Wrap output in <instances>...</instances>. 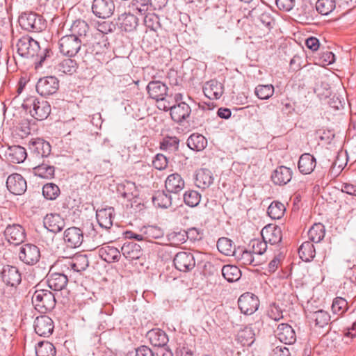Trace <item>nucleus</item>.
<instances>
[{
    "label": "nucleus",
    "mask_w": 356,
    "mask_h": 356,
    "mask_svg": "<svg viewBox=\"0 0 356 356\" xmlns=\"http://www.w3.org/2000/svg\"><path fill=\"white\" fill-rule=\"evenodd\" d=\"M145 241L151 242L153 239L160 238L163 236V231L156 226H149L143 231Z\"/></svg>",
    "instance_id": "nucleus-53"
},
{
    "label": "nucleus",
    "mask_w": 356,
    "mask_h": 356,
    "mask_svg": "<svg viewBox=\"0 0 356 356\" xmlns=\"http://www.w3.org/2000/svg\"><path fill=\"white\" fill-rule=\"evenodd\" d=\"M33 109L31 110V115L38 120L46 119L51 113L49 104L44 100L39 101L34 98L32 102Z\"/></svg>",
    "instance_id": "nucleus-21"
},
{
    "label": "nucleus",
    "mask_w": 356,
    "mask_h": 356,
    "mask_svg": "<svg viewBox=\"0 0 356 356\" xmlns=\"http://www.w3.org/2000/svg\"><path fill=\"white\" fill-rule=\"evenodd\" d=\"M217 248L220 252L226 256L233 255L235 251L233 242L226 237H222L218 240Z\"/></svg>",
    "instance_id": "nucleus-45"
},
{
    "label": "nucleus",
    "mask_w": 356,
    "mask_h": 356,
    "mask_svg": "<svg viewBox=\"0 0 356 356\" xmlns=\"http://www.w3.org/2000/svg\"><path fill=\"white\" fill-rule=\"evenodd\" d=\"M201 195L196 191L188 190L184 194L185 204L191 207L197 206L200 202Z\"/></svg>",
    "instance_id": "nucleus-52"
},
{
    "label": "nucleus",
    "mask_w": 356,
    "mask_h": 356,
    "mask_svg": "<svg viewBox=\"0 0 356 356\" xmlns=\"http://www.w3.org/2000/svg\"><path fill=\"white\" fill-rule=\"evenodd\" d=\"M5 156L6 160L9 162L21 163L25 161L27 153L24 147L20 145H13L8 147L6 152Z\"/></svg>",
    "instance_id": "nucleus-22"
},
{
    "label": "nucleus",
    "mask_w": 356,
    "mask_h": 356,
    "mask_svg": "<svg viewBox=\"0 0 356 356\" xmlns=\"http://www.w3.org/2000/svg\"><path fill=\"white\" fill-rule=\"evenodd\" d=\"M65 266L70 267L74 271L81 272L88 267L89 261L86 254H76Z\"/></svg>",
    "instance_id": "nucleus-31"
},
{
    "label": "nucleus",
    "mask_w": 356,
    "mask_h": 356,
    "mask_svg": "<svg viewBox=\"0 0 356 356\" xmlns=\"http://www.w3.org/2000/svg\"><path fill=\"white\" fill-rule=\"evenodd\" d=\"M99 40L95 39L89 47L90 53L96 56H102L106 54L108 49L107 45H108V43L105 40L104 36L102 34H99Z\"/></svg>",
    "instance_id": "nucleus-37"
},
{
    "label": "nucleus",
    "mask_w": 356,
    "mask_h": 356,
    "mask_svg": "<svg viewBox=\"0 0 356 356\" xmlns=\"http://www.w3.org/2000/svg\"><path fill=\"white\" fill-rule=\"evenodd\" d=\"M309 318L315 322L316 325L320 327H324L329 324L330 315L327 312L320 309L311 313Z\"/></svg>",
    "instance_id": "nucleus-40"
},
{
    "label": "nucleus",
    "mask_w": 356,
    "mask_h": 356,
    "mask_svg": "<svg viewBox=\"0 0 356 356\" xmlns=\"http://www.w3.org/2000/svg\"><path fill=\"white\" fill-rule=\"evenodd\" d=\"M17 52L25 58L33 57L38 55L40 49L39 43L29 37H23L17 43Z\"/></svg>",
    "instance_id": "nucleus-8"
},
{
    "label": "nucleus",
    "mask_w": 356,
    "mask_h": 356,
    "mask_svg": "<svg viewBox=\"0 0 356 356\" xmlns=\"http://www.w3.org/2000/svg\"><path fill=\"white\" fill-rule=\"evenodd\" d=\"M63 239L68 247L76 248L82 244L83 234L79 228L72 227L64 232Z\"/></svg>",
    "instance_id": "nucleus-18"
},
{
    "label": "nucleus",
    "mask_w": 356,
    "mask_h": 356,
    "mask_svg": "<svg viewBox=\"0 0 356 356\" xmlns=\"http://www.w3.org/2000/svg\"><path fill=\"white\" fill-rule=\"evenodd\" d=\"M285 258L282 252H279L275 255L273 259L268 263V273H274L278 268Z\"/></svg>",
    "instance_id": "nucleus-58"
},
{
    "label": "nucleus",
    "mask_w": 356,
    "mask_h": 356,
    "mask_svg": "<svg viewBox=\"0 0 356 356\" xmlns=\"http://www.w3.org/2000/svg\"><path fill=\"white\" fill-rule=\"evenodd\" d=\"M19 23L22 29L28 31L40 32L44 28L41 16L35 13H23L19 18Z\"/></svg>",
    "instance_id": "nucleus-5"
},
{
    "label": "nucleus",
    "mask_w": 356,
    "mask_h": 356,
    "mask_svg": "<svg viewBox=\"0 0 356 356\" xmlns=\"http://www.w3.org/2000/svg\"><path fill=\"white\" fill-rule=\"evenodd\" d=\"M59 87L58 79L53 76L41 78L36 84V90L41 96H49L56 92Z\"/></svg>",
    "instance_id": "nucleus-12"
},
{
    "label": "nucleus",
    "mask_w": 356,
    "mask_h": 356,
    "mask_svg": "<svg viewBox=\"0 0 356 356\" xmlns=\"http://www.w3.org/2000/svg\"><path fill=\"white\" fill-rule=\"evenodd\" d=\"M268 243L272 245L281 242L282 238V230L280 227L274 224L268 223Z\"/></svg>",
    "instance_id": "nucleus-50"
},
{
    "label": "nucleus",
    "mask_w": 356,
    "mask_h": 356,
    "mask_svg": "<svg viewBox=\"0 0 356 356\" xmlns=\"http://www.w3.org/2000/svg\"><path fill=\"white\" fill-rule=\"evenodd\" d=\"M274 332V338L278 339L282 343L291 344L296 341V334L291 326L286 323H280L275 330V325L268 323Z\"/></svg>",
    "instance_id": "nucleus-11"
},
{
    "label": "nucleus",
    "mask_w": 356,
    "mask_h": 356,
    "mask_svg": "<svg viewBox=\"0 0 356 356\" xmlns=\"http://www.w3.org/2000/svg\"><path fill=\"white\" fill-rule=\"evenodd\" d=\"M7 241L15 245H19L26 238L25 229L19 224L8 225L4 230Z\"/></svg>",
    "instance_id": "nucleus-13"
},
{
    "label": "nucleus",
    "mask_w": 356,
    "mask_h": 356,
    "mask_svg": "<svg viewBox=\"0 0 356 356\" xmlns=\"http://www.w3.org/2000/svg\"><path fill=\"white\" fill-rule=\"evenodd\" d=\"M18 257L19 260L24 264L33 266L40 260V251L35 245L26 243L20 247Z\"/></svg>",
    "instance_id": "nucleus-4"
},
{
    "label": "nucleus",
    "mask_w": 356,
    "mask_h": 356,
    "mask_svg": "<svg viewBox=\"0 0 356 356\" xmlns=\"http://www.w3.org/2000/svg\"><path fill=\"white\" fill-rule=\"evenodd\" d=\"M335 7L334 0H318L316 3V10L323 15L330 14Z\"/></svg>",
    "instance_id": "nucleus-48"
},
{
    "label": "nucleus",
    "mask_w": 356,
    "mask_h": 356,
    "mask_svg": "<svg viewBox=\"0 0 356 356\" xmlns=\"http://www.w3.org/2000/svg\"><path fill=\"white\" fill-rule=\"evenodd\" d=\"M316 165L315 157L310 154L305 153L300 156L298 167L302 174L309 175L314 171Z\"/></svg>",
    "instance_id": "nucleus-28"
},
{
    "label": "nucleus",
    "mask_w": 356,
    "mask_h": 356,
    "mask_svg": "<svg viewBox=\"0 0 356 356\" xmlns=\"http://www.w3.org/2000/svg\"><path fill=\"white\" fill-rule=\"evenodd\" d=\"M149 97L156 102H165L166 97L172 96L168 94V87L160 81H152L147 86Z\"/></svg>",
    "instance_id": "nucleus-9"
},
{
    "label": "nucleus",
    "mask_w": 356,
    "mask_h": 356,
    "mask_svg": "<svg viewBox=\"0 0 356 356\" xmlns=\"http://www.w3.org/2000/svg\"><path fill=\"white\" fill-rule=\"evenodd\" d=\"M213 182V177L211 170L203 168L197 171L196 174L195 183L199 188H207Z\"/></svg>",
    "instance_id": "nucleus-33"
},
{
    "label": "nucleus",
    "mask_w": 356,
    "mask_h": 356,
    "mask_svg": "<svg viewBox=\"0 0 356 356\" xmlns=\"http://www.w3.org/2000/svg\"><path fill=\"white\" fill-rule=\"evenodd\" d=\"M31 152L36 159L47 157L51 151L49 143L41 138H37L30 144Z\"/></svg>",
    "instance_id": "nucleus-20"
},
{
    "label": "nucleus",
    "mask_w": 356,
    "mask_h": 356,
    "mask_svg": "<svg viewBox=\"0 0 356 356\" xmlns=\"http://www.w3.org/2000/svg\"><path fill=\"white\" fill-rule=\"evenodd\" d=\"M54 325L52 319L45 315L38 316L34 321V330L39 336L48 337L54 331Z\"/></svg>",
    "instance_id": "nucleus-15"
},
{
    "label": "nucleus",
    "mask_w": 356,
    "mask_h": 356,
    "mask_svg": "<svg viewBox=\"0 0 356 356\" xmlns=\"http://www.w3.org/2000/svg\"><path fill=\"white\" fill-rule=\"evenodd\" d=\"M8 190L14 195H22L27 188L26 181L24 177L17 173L8 176L6 181Z\"/></svg>",
    "instance_id": "nucleus-16"
},
{
    "label": "nucleus",
    "mask_w": 356,
    "mask_h": 356,
    "mask_svg": "<svg viewBox=\"0 0 356 356\" xmlns=\"http://www.w3.org/2000/svg\"><path fill=\"white\" fill-rule=\"evenodd\" d=\"M298 254L300 258L305 262L312 261L315 257L314 245L309 241L302 243L298 249Z\"/></svg>",
    "instance_id": "nucleus-36"
},
{
    "label": "nucleus",
    "mask_w": 356,
    "mask_h": 356,
    "mask_svg": "<svg viewBox=\"0 0 356 356\" xmlns=\"http://www.w3.org/2000/svg\"><path fill=\"white\" fill-rule=\"evenodd\" d=\"M222 274L229 282L238 281L241 276L240 269L237 266L232 265L224 266L222 268Z\"/></svg>",
    "instance_id": "nucleus-41"
},
{
    "label": "nucleus",
    "mask_w": 356,
    "mask_h": 356,
    "mask_svg": "<svg viewBox=\"0 0 356 356\" xmlns=\"http://www.w3.org/2000/svg\"><path fill=\"white\" fill-rule=\"evenodd\" d=\"M151 12L152 11H149L144 15V24L149 30L156 31L161 26L159 19L156 14Z\"/></svg>",
    "instance_id": "nucleus-51"
},
{
    "label": "nucleus",
    "mask_w": 356,
    "mask_h": 356,
    "mask_svg": "<svg viewBox=\"0 0 356 356\" xmlns=\"http://www.w3.org/2000/svg\"><path fill=\"white\" fill-rule=\"evenodd\" d=\"M348 309V302L341 297H337L333 300L332 310L334 314L341 315Z\"/></svg>",
    "instance_id": "nucleus-54"
},
{
    "label": "nucleus",
    "mask_w": 356,
    "mask_h": 356,
    "mask_svg": "<svg viewBox=\"0 0 356 356\" xmlns=\"http://www.w3.org/2000/svg\"><path fill=\"white\" fill-rule=\"evenodd\" d=\"M284 205L278 201H273L268 206V217L273 220L280 219L284 213Z\"/></svg>",
    "instance_id": "nucleus-46"
},
{
    "label": "nucleus",
    "mask_w": 356,
    "mask_h": 356,
    "mask_svg": "<svg viewBox=\"0 0 356 356\" xmlns=\"http://www.w3.org/2000/svg\"><path fill=\"white\" fill-rule=\"evenodd\" d=\"M83 41L74 35L63 36L58 42L60 51L69 57L74 56L79 51Z\"/></svg>",
    "instance_id": "nucleus-3"
},
{
    "label": "nucleus",
    "mask_w": 356,
    "mask_h": 356,
    "mask_svg": "<svg viewBox=\"0 0 356 356\" xmlns=\"http://www.w3.org/2000/svg\"><path fill=\"white\" fill-rule=\"evenodd\" d=\"M100 257L107 263L118 261L121 254L117 248L110 245L102 247L99 250Z\"/></svg>",
    "instance_id": "nucleus-32"
},
{
    "label": "nucleus",
    "mask_w": 356,
    "mask_h": 356,
    "mask_svg": "<svg viewBox=\"0 0 356 356\" xmlns=\"http://www.w3.org/2000/svg\"><path fill=\"white\" fill-rule=\"evenodd\" d=\"M238 305L242 313L246 315H250L258 309L259 300L257 296L247 292L239 297Z\"/></svg>",
    "instance_id": "nucleus-10"
},
{
    "label": "nucleus",
    "mask_w": 356,
    "mask_h": 356,
    "mask_svg": "<svg viewBox=\"0 0 356 356\" xmlns=\"http://www.w3.org/2000/svg\"><path fill=\"white\" fill-rule=\"evenodd\" d=\"M131 7L133 10H137L142 15L152 11L148 0H133Z\"/></svg>",
    "instance_id": "nucleus-55"
},
{
    "label": "nucleus",
    "mask_w": 356,
    "mask_h": 356,
    "mask_svg": "<svg viewBox=\"0 0 356 356\" xmlns=\"http://www.w3.org/2000/svg\"><path fill=\"white\" fill-rule=\"evenodd\" d=\"M118 21L120 24L122 30L126 32H131L134 31L138 24V18L131 13H123L118 17Z\"/></svg>",
    "instance_id": "nucleus-30"
},
{
    "label": "nucleus",
    "mask_w": 356,
    "mask_h": 356,
    "mask_svg": "<svg viewBox=\"0 0 356 356\" xmlns=\"http://www.w3.org/2000/svg\"><path fill=\"white\" fill-rule=\"evenodd\" d=\"M35 175L44 179H52L54 177L55 168L49 164L42 163L33 168Z\"/></svg>",
    "instance_id": "nucleus-38"
},
{
    "label": "nucleus",
    "mask_w": 356,
    "mask_h": 356,
    "mask_svg": "<svg viewBox=\"0 0 356 356\" xmlns=\"http://www.w3.org/2000/svg\"><path fill=\"white\" fill-rule=\"evenodd\" d=\"M42 195L47 200H54L60 195V188L54 183L46 184L42 187Z\"/></svg>",
    "instance_id": "nucleus-49"
},
{
    "label": "nucleus",
    "mask_w": 356,
    "mask_h": 356,
    "mask_svg": "<svg viewBox=\"0 0 356 356\" xmlns=\"http://www.w3.org/2000/svg\"><path fill=\"white\" fill-rule=\"evenodd\" d=\"M146 337L149 343L155 347H163L167 345L169 340L167 334L159 328L148 331Z\"/></svg>",
    "instance_id": "nucleus-23"
},
{
    "label": "nucleus",
    "mask_w": 356,
    "mask_h": 356,
    "mask_svg": "<svg viewBox=\"0 0 356 356\" xmlns=\"http://www.w3.org/2000/svg\"><path fill=\"white\" fill-rule=\"evenodd\" d=\"M122 255L128 260H136L143 255L142 248L134 242L125 243L121 248Z\"/></svg>",
    "instance_id": "nucleus-27"
},
{
    "label": "nucleus",
    "mask_w": 356,
    "mask_h": 356,
    "mask_svg": "<svg viewBox=\"0 0 356 356\" xmlns=\"http://www.w3.org/2000/svg\"><path fill=\"white\" fill-rule=\"evenodd\" d=\"M179 140L177 137H165L161 143V149L175 152L178 149Z\"/></svg>",
    "instance_id": "nucleus-56"
},
{
    "label": "nucleus",
    "mask_w": 356,
    "mask_h": 356,
    "mask_svg": "<svg viewBox=\"0 0 356 356\" xmlns=\"http://www.w3.org/2000/svg\"><path fill=\"white\" fill-rule=\"evenodd\" d=\"M325 227L321 223H315L308 231V236L311 241L318 243L325 236Z\"/></svg>",
    "instance_id": "nucleus-42"
},
{
    "label": "nucleus",
    "mask_w": 356,
    "mask_h": 356,
    "mask_svg": "<svg viewBox=\"0 0 356 356\" xmlns=\"http://www.w3.org/2000/svg\"><path fill=\"white\" fill-rule=\"evenodd\" d=\"M320 60L323 65L332 64L335 60L334 54L330 51H325L321 53Z\"/></svg>",
    "instance_id": "nucleus-61"
},
{
    "label": "nucleus",
    "mask_w": 356,
    "mask_h": 356,
    "mask_svg": "<svg viewBox=\"0 0 356 356\" xmlns=\"http://www.w3.org/2000/svg\"><path fill=\"white\" fill-rule=\"evenodd\" d=\"M1 275L3 282L7 285L3 291V296L8 299L11 298L16 293V287L21 282V274L15 266H5Z\"/></svg>",
    "instance_id": "nucleus-1"
},
{
    "label": "nucleus",
    "mask_w": 356,
    "mask_h": 356,
    "mask_svg": "<svg viewBox=\"0 0 356 356\" xmlns=\"http://www.w3.org/2000/svg\"><path fill=\"white\" fill-rule=\"evenodd\" d=\"M56 353V348L49 341L39 342L35 347L37 356H55Z\"/></svg>",
    "instance_id": "nucleus-44"
},
{
    "label": "nucleus",
    "mask_w": 356,
    "mask_h": 356,
    "mask_svg": "<svg viewBox=\"0 0 356 356\" xmlns=\"http://www.w3.org/2000/svg\"><path fill=\"white\" fill-rule=\"evenodd\" d=\"M152 165L157 170H164L168 166V159L163 154H158L155 156Z\"/></svg>",
    "instance_id": "nucleus-59"
},
{
    "label": "nucleus",
    "mask_w": 356,
    "mask_h": 356,
    "mask_svg": "<svg viewBox=\"0 0 356 356\" xmlns=\"http://www.w3.org/2000/svg\"><path fill=\"white\" fill-rule=\"evenodd\" d=\"M70 31L72 32L70 35L81 38L84 42L89 31V26L85 21L78 19L74 22L71 26Z\"/></svg>",
    "instance_id": "nucleus-34"
},
{
    "label": "nucleus",
    "mask_w": 356,
    "mask_h": 356,
    "mask_svg": "<svg viewBox=\"0 0 356 356\" xmlns=\"http://www.w3.org/2000/svg\"><path fill=\"white\" fill-rule=\"evenodd\" d=\"M134 356H155V354L151 348L143 345L135 349Z\"/></svg>",
    "instance_id": "nucleus-63"
},
{
    "label": "nucleus",
    "mask_w": 356,
    "mask_h": 356,
    "mask_svg": "<svg viewBox=\"0 0 356 356\" xmlns=\"http://www.w3.org/2000/svg\"><path fill=\"white\" fill-rule=\"evenodd\" d=\"M163 109H169L170 116L172 120L177 123L181 124L186 120L191 113V108L186 102H181V104L166 106L163 104Z\"/></svg>",
    "instance_id": "nucleus-6"
},
{
    "label": "nucleus",
    "mask_w": 356,
    "mask_h": 356,
    "mask_svg": "<svg viewBox=\"0 0 356 356\" xmlns=\"http://www.w3.org/2000/svg\"><path fill=\"white\" fill-rule=\"evenodd\" d=\"M264 232H267V225L264 226L261 230L262 241L253 240L252 241V253L254 254H264L267 250V241L264 236Z\"/></svg>",
    "instance_id": "nucleus-47"
},
{
    "label": "nucleus",
    "mask_w": 356,
    "mask_h": 356,
    "mask_svg": "<svg viewBox=\"0 0 356 356\" xmlns=\"http://www.w3.org/2000/svg\"><path fill=\"white\" fill-rule=\"evenodd\" d=\"M114 209L112 207L101 209L97 211L96 217L100 227L106 229L113 225Z\"/></svg>",
    "instance_id": "nucleus-29"
},
{
    "label": "nucleus",
    "mask_w": 356,
    "mask_h": 356,
    "mask_svg": "<svg viewBox=\"0 0 356 356\" xmlns=\"http://www.w3.org/2000/svg\"><path fill=\"white\" fill-rule=\"evenodd\" d=\"M186 238L191 241H200L202 238V233L195 227H191L186 231Z\"/></svg>",
    "instance_id": "nucleus-62"
},
{
    "label": "nucleus",
    "mask_w": 356,
    "mask_h": 356,
    "mask_svg": "<svg viewBox=\"0 0 356 356\" xmlns=\"http://www.w3.org/2000/svg\"><path fill=\"white\" fill-rule=\"evenodd\" d=\"M207 145V140L205 137L199 134H193L187 139V145L193 150L201 151L206 147Z\"/></svg>",
    "instance_id": "nucleus-35"
},
{
    "label": "nucleus",
    "mask_w": 356,
    "mask_h": 356,
    "mask_svg": "<svg viewBox=\"0 0 356 356\" xmlns=\"http://www.w3.org/2000/svg\"><path fill=\"white\" fill-rule=\"evenodd\" d=\"M154 204L160 208H168L172 204V197L163 191H157L152 197Z\"/></svg>",
    "instance_id": "nucleus-43"
},
{
    "label": "nucleus",
    "mask_w": 356,
    "mask_h": 356,
    "mask_svg": "<svg viewBox=\"0 0 356 356\" xmlns=\"http://www.w3.org/2000/svg\"><path fill=\"white\" fill-rule=\"evenodd\" d=\"M272 352V356H290L289 349L283 345L275 347Z\"/></svg>",
    "instance_id": "nucleus-64"
},
{
    "label": "nucleus",
    "mask_w": 356,
    "mask_h": 356,
    "mask_svg": "<svg viewBox=\"0 0 356 356\" xmlns=\"http://www.w3.org/2000/svg\"><path fill=\"white\" fill-rule=\"evenodd\" d=\"M291 171L290 168L285 166L277 168L272 173L270 179L275 185H285L291 179Z\"/></svg>",
    "instance_id": "nucleus-26"
},
{
    "label": "nucleus",
    "mask_w": 356,
    "mask_h": 356,
    "mask_svg": "<svg viewBox=\"0 0 356 356\" xmlns=\"http://www.w3.org/2000/svg\"><path fill=\"white\" fill-rule=\"evenodd\" d=\"M44 227L53 233H58L65 226L64 218L58 213H49L43 220Z\"/></svg>",
    "instance_id": "nucleus-19"
},
{
    "label": "nucleus",
    "mask_w": 356,
    "mask_h": 356,
    "mask_svg": "<svg viewBox=\"0 0 356 356\" xmlns=\"http://www.w3.org/2000/svg\"><path fill=\"white\" fill-rule=\"evenodd\" d=\"M48 286L54 291H61L67 285L68 277L63 273H56L50 270L47 275Z\"/></svg>",
    "instance_id": "nucleus-17"
},
{
    "label": "nucleus",
    "mask_w": 356,
    "mask_h": 356,
    "mask_svg": "<svg viewBox=\"0 0 356 356\" xmlns=\"http://www.w3.org/2000/svg\"><path fill=\"white\" fill-rule=\"evenodd\" d=\"M176 269L181 272H189L195 266V259L191 252L182 251L177 252L173 259Z\"/></svg>",
    "instance_id": "nucleus-7"
},
{
    "label": "nucleus",
    "mask_w": 356,
    "mask_h": 356,
    "mask_svg": "<svg viewBox=\"0 0 356 356\" xmlns=\"http://www.w3.org/2000/svg\"><path fill=\"white\" fill-rule=\"evenodd\" d=\"M78 64L72 58H65L60 61L56 66L58 72L66 74H72L76 72Z\"/></svg>",
    "instance_id": "nucleus-39"
},
{
    "label": "nucleus",
    "mask_w": 356,
    "mask_h": 356,
    "mask_svg": "<svg viewBox=\"0 0 356 356\" xmlns=\"http://www.w3.org/2000/svg\"><path fill=\"white\" fill-rule=\"evenodd\" d=\"M222 84L216 80L207 81L203 87V92L210 99H218L223 94Z\"/></svg>",
    "instance_id": "nucleus-24"
},
{
    "label": "nucleus",
    "mask_w": 356,
    "mask_h": 356,
    "mask_svg": "<svg viewBox=\"0 0 356 356\" xmlns=\"http://www.w3.org/2000/svg\"><path fill=\"white\" fill-rule=\"evenodd\" d=\"M115 5L112 0H94L92 10L94 15L102 19L109 17L113 13Z\"/></svg>",
    "instance_id": "nucleus-14"
},
{
    "label": "nucleus",
    "mask_w": 356,
    "mask_h": 356,
    "mask_svg": "<svg viewBox=\"0 0 356 356\" xmlns=\"http://www.w3.org/2000/svg\"><path fill=\"white\" fill-rule=\"evenodd\" d=\"M270 313L268 312V317L273 321V324L277 326V322L283 318L282 312L281 309L273 303L270 306Z\"/></svg>",
    "instance_id": "nucleus-57"
},
{
    "label": "nucleus",
    "mask_w": 356,
    "mask_h": 356,
    "mask_svg": "<svg viewBox=\"0 0 356 356\" xmlns=\"http://www.w3.org/2000/svg\"><path fill=\"white\" fill-rule=\"evenodd\" d=\"M254 261H253V266H257L258 268H256L254 270L256 272L260 273L261 274L266 275L265 272H262V270L264 269L263 267H261V265L265 264V263L267 261V256L264 254H254Z\"/></svg>",
    "instance_id": "nucleus-60"
},
{
    "label": "nucleus",
    "mask_w": 356,
    "mask_h": 356,
    "mask_svg": "<svg viewBox=\"0 0 356 356\" xmlns=\"http://www.w3.org/2000/svg\"><path fill=\"white\" fill-rule=\"evenodd\" d=\"M56 302L54 293L49 290L38 289L32 296V303L40 313L51 311L55 307Z\"/></svg>",
    "instance_id": "nucleus-2"
},
{
    "label": "nucleus",
    "mask_w": 356,
    "mask_h": 356,
    "mask_svg": "<svg viewBox=\"0 0 356 356\" xmlns=\"http://www.w3.org/2000/svg\"><path fill=\"white\" fill-rule=\"evenodd\" d=\"M184 180L178 173L168 175L165 181V189L170 193H178L184 188Z\"/></svg>",
    "instance_id": "nucleus-25"
}]
</instances>
